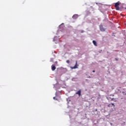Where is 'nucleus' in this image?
<instances>
[{"instance_id": "obj_1", "label": "nucleus", "mask_w": 126, "mask_h": 126, "mask_svg": "<svg viewBox=\"0 0 126 126\" xmlns=\"http://www.w3.org/2000/svg\"><path fill=\"white\" fill-rule=\"evenodd\" d=\"M119 5H120V2L115 3V7L117 10H120V7H119Z\"/></svg>"}, {"instance_id": "obj_2", "label": "nucleus", "mask_w": 126, "mask_h": 126, "mask_svg": "<svg viewBox=\"0 0 126 126\" xmlns=\"http://www.w3.org/2000/svg\"><path fill=\"white\" fill-rule=\"evenodd\" d=\"M100 31H101V32H105L106 31V29L103 27L102 25H100Z\"/></svg>"}, {"instance_id": "obj_3", "label": "nucleus", "mask_w": 126, "mask_h": 126, "mask_svg": "<svg viewBox=\"0 0 126 126\" xmlns=\"http://www.w3.org/2000/svg\"><path fill=\"white\" fill-rule=\"evenodd\" d=\"M78 65V64H77V61H76V63H75V65H74V66L71 67V68H72V69H75V68H77Z\"/></svg>"}, {"instance_id": "obj_4", "label": "nucleus", "mask_w": 126, "mask_h": 126, "mask_svg": "<svg viewBox=\"0 0 126 126\" xmlns=\"http://www.w3.org/2000/svg\"><path fill=\"white\" fill-rule=\"evenodd\" d=\"M76 94H77L79 97L81 96V90H79L76 93Z\"/></svg>"}, {"instance_id": "obj_5", "label": "nucleus", "mask_w": 126, "mask_h": 126, "mask_svg": "<svg viewBox=\"0 0 126 126\" xmlns=\"http://www.w3.org/2000/svg\"><path fill=\"white\" fill-rule=\"evenodd\" d=\"M51 69L54 71V70H56V66L55 65L53 64L51 66Z\"/></svg>"}, {"instance_id": "obj_6", "label": "nucleus", "mask_w": 126, "mask_h": 126, "mask_svg": "<svg viewBox=\"0 0 126 126\" xmlns=\"http://www.w3.org/2000/svg\"><path fill=\"white\" fill-rule=\"evenodd\" d=\"M78 17V15L75 14L72 16L73 19H76Z\"/></svg>"}, {"instance_id": "obj_7", "label": "nucleus", "mask_w": 126, "mask_h": 126, "mask_svg": "<svg viewBox=\"0 0 126 126\" xmlns=\"http://www.w3.org/2000/svg\"><path fill=\"white\" fill-rule=\"evenodd\" d=\"M93 43L94 46H97V42L95 40L93 41Z\"/></svg>"}, {"instance_id": "obj_8", "label": "nucleus", "mask_w": 126, "mask_h": 126, "mask_svg": "<svg viewBox=\"0 0 126 126\" xmlns=\"http://www.w3.org/2000/svg\"><path fill=\"white\" fill-rule=\"evenodd\" d=\"M111 101H113L114 102H117V99L115 98H112Z\"/></svg>"}, {"instance_id": "obj_9", "label": "nucleus", "mask_w": 126, "mask_h": 126, "mask_svg": "<svg viewBox=\"0 0 126 126\" xmlns=\"http://www.w3.org/2000/svg\"><path fill=\"white\" fill-rule=\"evenodd\" d=\"M55 65H58V62H55Z\"/></svg>"}, {"instance_id": "obj_10", "label": "nucleus", "mask_w": 126, "mask_h": 126, "mask_svg": "<svg viewBox=\"0 0 126 126\" xmlns=\"http://www.w3.org/2000/svg\"><path fill=\"white\" fill-rule=\"evenodd\" d=\"M111 106H113V107H115V104L114 103H111Z\"/></svg>"}, {"instance_id": "obj_11", "label": "nucleus", "mask_w": 126, "mask_h": 126, "mask_svg": "<svg viewBox=\"0 0 126 126\" xmlns=\"http://www.w3.org/2000/svg\"><path fill=\"white\" fill-rule=\"evenodd\" d=\"M66 62L67 63H70L69 60H67Z\"/></svg>"}, {"instance_id": "obj_12", "label": "nucleus", "mask_w": 126, "mask_h": 126, "mask_svg": "<svg viewBox=\"0 0 126 126\" xmlns=\"http://www.w3.org/2000/svg\"><path fill=\"white\" fill-rule=\"evenodd\" d=\"M108 107H112L111 103L108 105Z\"/></svg>"}, {"instance_id": "obj_13", "label": "nucleus", "mask_w": 126, "mask_h": 126, "mask_svg": "<svg viewBox=\"0 0 126 126\" xmlns=\"http://www.w3.org/2000/svg\"><path fill=\"white\" fill-rule=\"evenodd\" d=\"M110 96H113V97H114V96H115V94H111Z\"/></svg>"}, {"instance_id": "obj_14", "label": "nucleus", "mask_w": 126, "mask_h": 126, "mask_svg": "<svg viewBox=\"0 0 126 126\" xmlns=\"http://www.w3.org/2000/svg\"><path fill=\"white\" fill-rule=\"evenodd\" d=\"M115 61H119V59L115 58Z\"/></svg>"}, {"instance_id": "obj_15", "label": "nucleus", "mask_w": 126, "mask_h": 126, "mask_svg": "<svg viewBox=\"0 0 126 126\" xmlns=\"http://www.w3.org/2000/svg\"><path fill=\"white\" fill-rule=\"evenodd\" d=\"M53 98L54 99V100H57V99H56L55 97H54Z\"/></svg>"}, {"instance_id": "obj_16", "label": "nucleus", "mask_w": 126, "mask_h": 126, "mask_svg": "<svg viewBox=\"0 0 126 126\" xmlns=\"http://www.w3.org/2000/svg\"><path fill=\"white\" fill-rule=\"evenodd\" d=\"M123 94H125V92H122Z\"/></svg>"}, {"instance_id": "obj_17", "label": "nucleus", "mask_w": 126, "mask_h": 126, "mask_svg": "<svg viewBox=\"0 0 126 126\" xmlns=\"http://www.w3.org/2000/svg\"><path fill=\"white\" fill-rule=\"evenodd\" d=\"M55 39H56V37L54 38L53 41H55Z\"/></svg>"}, {"instance_id": "obj_18", "label": "nucleus", "mask_w": 126, "mask_h": 126, "mask_svg": "<svg viewBox=\"0 0 126 126\" xmlns=\"http://www.w3.org/2000/svg\"><path fill=\"white\" fill-rule=\"evenodd\" d=\"M93 72H95V70H93Z\"/></svg>"}, {"instance_id": "obj_19", "label": "nucleus", "mask_w": 126, "mask_h": 126, "mask_svg": "<svg viewBox=\"0 0 126 126\" xmlns=\"http://www.w3.org/2000/svg\"><path fill=\"white\" fill-rule=\"evenodd\" d=\"M125 95H126V93H125Z\"/></svg>"}, {"instance_id": "obj_20", "label": "nucleus", "mask_w": 126, "mask_h": 126, "mask_svg": "<svg viewBox=\"0 0 126 126\" xmlns=\"http://www.w3.org/2000/svg\"><path fill=\"white\" fill-rule=\"evenodd\" d=\"M95 111H97V109H96Z\"/></svg>"}]
</instances>
